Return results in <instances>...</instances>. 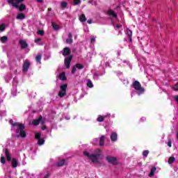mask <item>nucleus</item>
Wrapping results in <instances>:
<instances>
[{"mask_svg": "<svg viewBox=\"0 0 178 178\" xmlns=\"http://www.w3.org/2000/svg\"><path fill=\"white\" fill-rule=\"evenodd\" d=\"M9 123L12 126L11 129L17 131V137H22V138L26 137V131H24V124H20L19 122L13 123V120H10Z\"/></svg>", "mask_w": 178, "mask_h": 178, "instance_id": "obj_1", "label": "nucleus"}, {"mask_svg": "<svg viewBox=\"0 0 178 178\" xmlns=\"http://www.w3.org/2000/svg\"><path fill=\"white\" fill-rule=\"evenodd\" d=\"M101 152V149H97L95 151L94 153L83 152V155H85V156L88 158V159H90V161H91V162H92L93 163H98V160L102 159Z\"/></svg>", "mask_w": 178, "mask_h": 178, "instance_id": "obj_2", "label": "nucleus"}, {"mask_svg": "<svg viewBox=\"0 0 178 178\" xmlns=\"http://www.w3.org/2000/svg\"><path fill=\"white\" fill-rule=\"evenodd\" d=\"M133 88L135 90V92H136L137 95H143L145 92V88L141 86V83H140L138 81H135L132 84Z\"/></svg>", "mask_w": 178, "mask_h": 178, "instance_id": "obj_3", "label": "nucleus"}, {"mask_svg": "<svg viewBox=\"0 0 178 178\" xmlns=\"http://www.w3.org/2000/svg\"><path fill=\"white\" fill-rule=\"evenodd\" d=\"M24 0H8V3H10V5H12L14 6V8H17L19 9V10L22 12L23 10H26V5L21 4L19 6V2H23Z\"/></svg>", "mask_w": 178, "mask_h": 178, "instance_id": "obj_4", "label": "nucleus"}, {"mask_svg": "<svg viewBox=\"0 0 178 178\" xmlns=\"http://www.w3.org/2000/svg\"><path fill=\"white\" fill-rule=\"evenodd\" d=\"M66 90H67V85L64 84L60 86V90L58 92V97L63 98L66 95Z\"/></svg>", "mask_w": 178, "mask_h": 178, "instance_id": "obj_5", "label": "nucleus"}, {"mask_svg": "<svg viewBox=\"0 0 178 178\" xmlns=\"http://www.w3.org/2000/svg\"><path fill=\"white\" fill-rule=\"evenodd\" d=\"M46 122L47 120L45 118H42V116H40L39 118L33 120L32 124H33V126H38L40 123H41V124H44Z\"/></svg>", "mask_w": 178, "mask_h": 178, "instance_id": "obj_6", "label": "nucleus"}, {"mask_svg": "<svg viewBox=\"0 0 178 178\" xmlns=\"http://www.w3.org/2000/svg\"><path fill=\"white\" fill-rule=\"evenodd\" d=\"M35 138L38 140V145L41 146L45 144V140L44 138H41V134L36 133L35 134Z\"/></svg>", "mask_w": 178, "mask_h": 178, "instance_id": "obj_7", "label": "nucleus"}, {"mask_svg": "<svg viewBox=\"0 0 178 178\" xmlns=\"http://www.w3.org/2000/svg\"><path fill=\"white\" fill-rule=\"evenodd\" d=\"M31 65V63H30V61L25 60L22 65V72H24V73H27V72H29V68L30 67Z\"/></svg>", "mask_w": 178, "mask_h": 178, "instance_id": "obj_8", "label": "nucleus"}, {"mask_svg": "<svg viewBox=\"0 0 178 178\" xmlns=\"http://www.w3.org/2000/svg\"><path fill=\"white\" fill-rule=\"evenodd\" d=\"M106 159L108 163H113V165H116V163H118V159H116L115 157L108 156L106 158Z\"/></svg>", "mask_w": 178, "mask_h": 178, "instance_id": "obj_9", "label": "nucleus"}, {"mask_svg": "<svg viewBox=\"0 0 178 178\" xmlns=\"http://www.w3.org/2000/svg\"><path fill=\"white\" fill-rule=\"evenodd\" d=\"M72 58L73 57L72 56H70L69 57L65 59V65L67 69H69V67H70V62H72Z\"/></svg>", "mask_w": 178, "mask_h": 178, "instance_id": "obj_10", "label": "nucleus"}, {"mask_svg": "<svg viewBox=\"0 0 178 178\" xmlns=\"http://www.w3.org/2000/svg\"><path fill=\"white\" fill-rule=\"evenodd\" d=\"M110 138L112 143H116V141H118V133L112 132L110 136Z\"/></svg>", "mask_w": 178, "mask_h": 178, "instance_id": "obj_11", "label": "nucleus"}, {"mask_svg": "<svg viewBox=\"0 0 178 178\" xmlns=\"http://www.w3.org/2000/svg\"><path fill=\"white\" fill-rule=\"evenodd\" d=\"M120 66H121V67H126V66H130V63L127 60H121Z\"/></svg>", "mask_w": 178, "mask_h": 178, "instance_id": "obj_12", "label": "nucleus"}, {"mask_svg": "<svg viewBox=\"0 0 178 178\" xmlns=\"http://www.w3.org/2000/svg\"><path fill=\"white\" fill-rule=\"evenodd\" d=\"M111 116V114H107L106 115H99L97 118V122H104V119Z\"/></svg>", "mask_w": 178, "mask_h": 178, "instance_id": "obj_13", "label": "nucleus"}, {"mask_svg": "<svg viewBox=\"0 0 178 178\" xmlns=\"http://www.w3.org/2000/svg\"><path fill=\"white\" fill-rule=\"evenodd\" d=\"M99 145L100 147H104L105 145V136H102L99 138Z\"/></svg>", "mask_w": 178, "mask_h": 178, "instance_id": "obj_14", "label": "nucleus"}, {"mask_svg": "<svg viewBox=\"0 0 178 178\" xmlns=\"http://www.w3.org/2000/svg\"><path fill=\"white\" fill-rule=\"evenodd\" d=\"M108 15L109 16H111V17H113L114 19H116L118 17V15H116V13H115V12H113V10H109L108 11Z\"/></svg>", "mask_w": 178, "mask_h": 178, "instance_id": "obj_15", "label": "nucleus"}, {"mask_svg": "<svg viewBox=\"0 0 178 178\" xmlns=\"http://www.w3.org/2000/svg\"><path fill=\"white\" fill-rule=\"evenodd\" d=\"M72 38H73V35H72L71 33H70L68 34V38L66 40L67 44H72V42H73V39H72Z\"/></svg>", "mask_w": 178, "mask_h": 178, "instance_id": "obj_16", "label": "nucleus"}, {"mask_svg": "<svg viewBox=\"0 0 178 178\" xmlns=\"http://www.w3.org/2000/svg\"><path fill=\"white\" fill-rule=\"evenodd\" d=\"M11 165H12L13 168H17V165H19V161H17V160L16 159H13Z\"/></svg>", "mask_w": 178, "mask_h": 178, "instance_id": "obj_17", "label": "nucleus"}, {"mask_svg": "<svg viewBox=\"0 0 178 178\" xmlns=\"http://www.w3.org/2000/svg\"><path fill=\"white\" fill-rule=\"evenodd\" d=\"M70 54V49L69 47H65L63 51V55L66 56Z\"/></svg>", "mask_w": 178, "mask_h": 178, "instance_id": "obj_18", "label": "nucleus"}, {"mask_svg": "<svg viewBox=\"0 0 178 178\" xmlns=\"http://www.w3.org/2000/svg\"><path fill=\"white\" fill-rule=\"evenodd\" d=\"M155 172H156V168L152 167L150 170V173L149 174V177H154V175H155Z\"/></svg>", "mask_w": 178, "mask_h": 178, "instance_id": "obj_19", "label": "nucleus"}, {"mask_svg": "<svg viewBox=\"0 0 178 178\" xmlns=\"http://www.w3.org/2000/svg\"><path fill=\"white\" fill-rule=\"evenodd\" d=\"M19 44H21V47L22 48L25 49V48H26L28 47L27 43L24 40H20L19 41Z\"/></svg>", "mask_w": 178, "mask_h": 178, "instance_id": "obj_20", "label": "nucleus"}, {"mask_svg": "<svg viewBox=\"0 0 178 178\" xmlns=\"http://www.w3.org/2000/svg\"><path fill=\"white\" fill-rule=\"evenodd\" d=\"M127 34L130 41H131V36L133 35V31H131V30L127 29Z\"/></svg>", "mask_w": 178, "mask_h": 178, "instance_id": "obj_21", "label": "nucleus"}, {"mask_svg": "<svg viewBox=\"0 0 178 178\" xmlns=\"http://www.w3.org/2000/svg\"><path fill=\"white\" fill-rule=\"evenodd\" d=\"M121 81H122L123 84H124V86H127V84H129V80H127L124 76H122L120 78Z\"/></svg>", "mask_w": 178, "mask_h": 178, "instance_id": "obj_22", "label": "nucleus"}, {"mask_svg": "<svg viewBox=\"0 0 178 178\" xmlns=\"http://www.w3.org/2000/svg\"><path fill=\"white\" fill-rule=\"evenodd\" d=\"M5 154L7 161H10L12 159L10 157V154L8 152V149H6Z\"/></svg>", "mask_w": 178, "mask_h": 178, "instance_id": "obj_23", "label": "nucleus"}, {"mask_svg": "<svg viewBox=\"0 0 178 178\" xmlns=\"http://www.w3.org/2000/svg\"><path fill=\"white\" fill-rule=\"evenodd\" d=\"M58 79H60V80H66V75L65 74V72H62L61 74H60L58 75Z\"/></svg>", "mask_w": 178, "mask_h": 178, "instance_id": "obj_24", "label": "nucleus"}, {"mask_svg": "<svg viewBox=\"0 0 178 178\" xmlns=\"http://www.w3.org/2000/svg\"><path fill=\"white\" fill-rule=\"evenodd\" d=\"M11 95H13V97H16V95H17V89L16 88V87L12 89Z\"/></svg>", "mask_w": 178, "mask_h": 178, "instance_id": "obj_25", "label": "nucleus"}, {"mask_svg": "<svg viewBox=\"0 0 178 178\" xmlns=\"http://www.w3.org/2000/svg\"><path fill=\"white\" fill-rule=\"evenodd\" d=\"M86 84L89 87V88H92V87H94V84H92V81L90 79L87 80Z\"/></svg>", "mask_w": 178, "mask_h": 178, "instance_id": "obj_26", "label": "nucleus"}, {"mask_svg": "<svg viewBox=\"0 0 178 178\" xmlns=\"http://www.w3.org/2000/svg\"><path fill=\"white\" fill-rule=\"evenodd\" d=\"M24 17H25V15L23 13H19L17 16V19H18V20H23Z\"/></svg>", "mask_w": 178, "mask_h": 178, "instance_id": "obj_27", "label": "nucleus"}, {"mask_svg": "<svg viewBox=\"0 0 178 178\" xmlns=\"http://www.w3.org/2000/svg\"><path fill=\"white\" fill-rule=\"evenodd\" d=\"M65 163H66V161L65 160H60L56 163V165L57 166L60 167V166H63Z\"/></svg>", "mask_w": 178, "mask_h": 178, "instance_id": "obj_28", "label": "nucleus"}, {"mask_svg": "<svg viewBox=\"0 0 178 178\" xmlns=\"http://www.w3.org/2000/svg\"><path fill=\"white\" fill-rule=\"evenodd\" d=\"M79 20L80 22H86L87 20V18H86V15L84 14H82L79 16Z\"/></svg>", "mask_w": 178, "mask_h": 178, "instance_id": "obj_29", "label": "nucleus"}, {"mask_svg": "<svg viewBox=\"0 0 178 178\" xmlns=\"http://www.w3.org/2000/svg\"><path fill=\"white\" fill-rule=\"evenodd\" d=\"M6 41H8V36L1 37V42H2V44H5V42H6Z\"/></svg>", "mask_w": 178, "mask_h": 178, "instance_id": "obj_30", "label": "nucleus"}, {"mask_svg": "<svg viewBox=\"0 0 178 178\" xmlns=\"http://www.w3.org/2000/svg\"><path fill=\"white\" fill-rule=\"evenodd\" d=\"M11 79H12V75H10V74L7 75L5 77V81H6V83H9V81H10Z\"/></svg>", "mask_w": 178, "mask_h": 178, "instance_id": "obj_31", "label": "nucleus"}, {"mask_svg": "<svg viewBox=\"0 0 178 178\" xmlns=\"http://www.w3.org/2000/svg\"><path fill=\"white\" fill-rule=\"evenodd\" d=\"M41 59H42L41 55H38L35 57V60H36V62H38V63L41 64Z\"/></svg>", "mask_w": 178, "mask_h": 178, "instance_id": "obj_32", "label": "nucleus"}, {"mask_svg": "<svg viewBox=\"0 0 178 178\" xmlns=\"http://www.w3.org/2000/svg\"><path fill=\"white\" fill-rule=\"evenodd\" d=\"M175 161H176V159H175V157H173V156H171L168 159V163H170V164L173 163V162H175Z\"/></svg>", "mask_w": 178, "mask_h": 178, "instance_id": "obj_33", "label": "nucleus"}, {"mask_svg": "<svg viewBox=\"0 0 178 178\" xmlns=\"http://www.w3.org/2000/svg\"><path fill=\"white\" fill-rule=\"evenodd\" d=\"M51 26H52L54 30H59V27L58 26V25L56 24L55 22H52Z\"/></svg>", "mask_w": 178, "mask_h": 178, "instance_id": "obj_34", "label": "nucleus"}, {"mask_svg": "<svg viewBox=\"0 0 178 178\" xmlns=\"http://www.w3.org/2000/svg\"><path fill=\"white\" fill-rule=\"evenodd\" d=\"M61 8L63 9L67 8V3H66V1L61 2Z\"/></svg>", "mask_w": 178, "mask_h": 178, "instance_id": "obj_35", "label": "nucleus"}, {"mask_svg": "<svg viewBox=\"0 0 178 178\" xmlns=\"http://www.w3.org/2000/svg\"><path fill=\"white\" fill-rule=\"evenodd\" d=\"M6 25L5 24H1L0 25V31H5Z\"/></svg>", "mask_w": 178, "mask_h": 178, "instance_id": "obj_36", "label": "nucleus"}, {"mask_svg": "<svg viewBox=\"0 0 178 178\" xmlns=\"http://www.w3.org/2000/svg\"><path fill=\"white\" fill-rule=\"evenodd\" d=\"M148 154H149V151H148V150H144V151L143 152V156H145V157L148 156Z\"/></svg>", "mask_w": 178, "mask_h": 178, "instance_id": "obj_37", "label": "nucleus"}, {"mask_svg": "<svg viewBox=\"0 0 178 178\" xmlns=\"http://www.w3.org/2000/svg\"><path fill=\"white\" fill-rule=\"evenodd\" d=\"M6 161L5 160V157L3 156H1V163L5 164Z\"/></svg>", "mask_w": 178, "mask_h": 178, "instance_id": "obj_38", "label": "nucleus"}, {"mask_svg": "<svg viewBox=\"0 0 178 178\" xmlns=\"http://www.w3.org/2000/svg\"><path fill=\"white\" fill-rule=\"evenodd\" d=\"M76 70H77V67L76 66H73L72 70V74H74V73H76Z\"/></svg>", "mask_w": 178, "mask_h": 178, "instance_id": "obj_39", "label": "nucleus"}, {"mask_svg": "<svg viewBox=\"0 0 178 178\" xmlns=\"http://www.w3.org/2000/svg\"><path fill=\"white\" fill-rule=\"evenodd\" d=\"M44 30H39V31H38V34L39 35H44Z\"/></svg>", "mask_w": 178, "mask_h": 178, "instance_id": "obj_40", "label": "nucleus"}, {"mask_svg": "<svg viewBox=\"0 0 178 178\" xmlns=\"http://www.w3.org/2000/svg\"><path fill=\"white\" fill-rule=\"evenodd\" d=\"M75 66L76 67V69H83V67L81 64H76Z\"/></svg>", "mask_w": 178, "mask_h": 178, "instance_id": "obj_41", "label": "nucleus"}, {"mask_svg": "<svg viewBox=\"0 0 178 178\" xmlns=\"http://www.w3.org/2000/svg\"><path fill=\"white\" fill-rule=\"evenodd\" d=\"M167 145L170 148L172 147V140H169L167 143Z\"/></svg>", "mask_w": 178, "mask_h": 178, "instance_id": "obj_42", "label": "nucleus"}, {"mask_svg": "<svg viewBox=\"0 0 178 178\" xmlns=\"http://www.w3.org/2000/svg\"><path fill=\"white\" fill-rule=\"evenodd\" d=\"M120 27H122V25H120V24H117L115 26H114L115 30H119V29H120Z\"/></svg>", "mask_w": 178, "mask_h": 178, "instance_id": "obj_43", "label": "nucleus"}, {"mask_svg": "<svg viewBox=\"0 0 178 178\" xmlns=\"http://www.w3.org/2000/svg\"><path fill=\"white\" fill-rule=\"evenodd\" d=\"M74 5H79L80 3V0H74Z\"/></svg>", "mask_w": 178, "mask_h": 178, "instance_id": "obj_44", "label": "nucleus"}, {"mask_svg": "<svg viewBox=\"0 0 178 178\" xmlns=\"http://www.w3.org/2000/svg\"><path fill=\"white\" fill-rule=\"evenodd\" d=\"M93 144L96 145V144H98V138H95L93 140Z\"/></svg>", "mask_w": 178, "mask_h": 178, "instance_id": "obj_45", "label": "nucleus"}, {"mask_svg": "<svg viewBox=\"0 0 178 178\" xmlns=\"http://www.w3.org/2000/svg\"><path fill=\"white\" fill-rule=\"evenodd\" d=\"M174 90H175V91H178V83H177V84H175V85L174 86Z\"/></svg>", "mask_w": 178, "mask_h": 178, "instance_id": "obj_46", "label": "nucleus"}, {"mask_svg": "<svg viewBox=\"0 0 178 178\" xmlns=\"http://www.w3.org/2000/svg\"><path fill=\"white\" fill-rule=\"evenodd\" d=\"M41 41V38H38V39H35V42L36 43V44H39V42Z\"/></svg>", "mask_w": 178, "mask_h": 178, "instance_id": "obj_47", "label": "nucleus"}, {"mask_svg": "<svg viewBox=\"0 0 178 178\" xmlns=\"http://www.w3.org/2000/svg\"><path fill=\"white\" fill-rule=\"evenodd\" d=\"M90 42H91L92 44H94V42H95V38H92L90 39Z\"/></svg>", "mask_w": 178, "mask_h": 178, "instance_id": "obj_48", "label": "nucleus"}, {"mask_svg": "<svg viewBox=\"0 0 178 178\" xmlns=\"http://www.w3.org/2000/svg\"><path fill=\"white\" fill-rule=\"evenodd\" d=\"M145 120H146L145 118H140V122H145Z\"/></svg>", "mask_w": 178, "mask_h": 178, "instance_id": "obj_49", "label": "nucleus"}, {"mask_svg": "<svg viewBox=\"0 0 178 178\" xmlns=\"http://www.w3.org/2000/svg\"><path fill=\"white\" fill-rule=\"evenodd\" d=\"M45 129H47V127L45 125H43L42 127V130H45Z\"/></svg>", "mask_w": 178, "mask_h": 178, "instance_id": "obj_50", "label": "nucleus"}, {"mask_svg": "<svg viewBox=\"0 0 178 178\" xmlns=\"http://www.w3.org/2000/svg\"><path fill=\"white\" fill-rule=\"evenodd\" d=\"M87 22H88V23L89 24H91V23H92V22L91 20H88Z\"/></svg>", "mask_w": 178, "mask_h": 178, "instance_id": "obj_51", "label": "nucleus"}, {"mask_svg": "<svg viewBox=\"0 0 178 178\" xmlns=\"http://www.w3.org/2000/svg\"><path fill=\"white\" fill-rule=\"evenodd\" d=\"M38 2L42 3V2H44V0H38Z\"/></svg>", "mask_w": 178, "mask_h": 178, "instance_id": "obj_52", "label": "nucleus"}, {"mask_svg": "<svg viewBox=\"0 0 178 178\" xmlns=\"http://www.w3.org/2000/svg\"><path fill=\"white\" fill-rule=\"evenodd\" d=\"M15 83H16V79L13 80V86H16V83L15 84Z\"/></svg>", "mask_w": 178, "mask_h": 178, "instance_id": "obj_53", "label": "nucleus"}, {"mask_svg": "<svg viewBox=\"0 0 178 178\" xmlns=\"http://www.w3.org/2000/svg\"><path fill=\"white\" fill-rule=\"evenodd\" d=\"M69 119H70V118H69V117H67V120H69Z\"/></svg>", "mask_w": 178, "mask_h": 178, "instance_id": "obj_54", "label": "nucleus"}, {"mask_svg": "<svg viewBox=\"0 0 178 178\" xmlns=\"http://www.w3.org/2000/svg\"><path fill=\"white\" fill-rule=\"evenodd\" d=\"M69 119H70V118H69V117H67V120H69Z\"/></svg>", "mask_w": 178, "mask_h": 178, "instance_id": "obj_55", "label": "nucleus"}, {"mask_svg": "<svg viewBox=\"0 0 178 178\" xmlns=\"http://www.w3.org/2000/svg\"><path fill=\"white\" fill-rule=\"evenodd\" d=\"M131 97H133V93H131Z\"/></svg>", "mask_w": 178, "mask_h": 178, "instance_id": "obj_56", "label": "nucleus"}, {"mask_svg": "<svg viewBox=\"0 0 178 178\" xmlns=\"http://www.w3.org/2000/svg\"><path fill=\"white\" fill-rule=\"evenodd\" d=\"M49 10H51V8H49Z\"/></svg>", "mask_w": 178, "mask_h": 178, "instance_id": "obj_57", "label": "nucleus"}]
</instances>
